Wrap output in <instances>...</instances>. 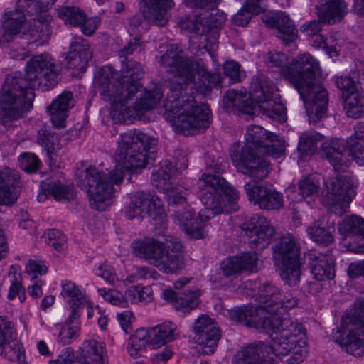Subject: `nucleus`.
Returning a JSON list of instances; mask_svg holds the SVG:
<instances>
[{
  "instance_id": "f257e3e1",
  "label": "nucleus",
  "mask_w": 364,
  "mask_h": 364,
  "mask_svg": "<svg viewBox=\"0 0 364 364\" xmlns=\"http://www.w3.org/2000/svg\"><path fill=\"white\" fill-rule=\"evenodd\" d=\"M255 300L260 305L249 304L228 311L232 321L270 334L272 343H251L237 350L232 364H264L274 356L287 364H299L308 352L306 329L301 323L279 314L296 307L299 300L269 283L259 289Z\"/></svg>"
},
{
  "instance_id": "f03ea898",
  "label": "nucleus",
  "mask_w": 364,
  "mask_h": 364,
  "mask_svg": "<svg viewBox=\"0 0 364 364\" xmlns=\"http://www.w3.org/2000/svg\"><path fill=\"white\" fill-rule=\"evenodd\" d=\"M160 63L177 78L166 87L165 119L177 132L208 128L211 122L210 108L205 104L197 102L186 90L192 85L198 92L207 95L220 82V75L207 72L203 62H193L176 45L167 46Z\"/></svg>"
},
{
  "instance_id": "7ed1b4c3",
  "label": "nucleus",
  "mask_w": 364,
  "mask_h": 364,
  "mask_svg": "<svg viewBox=\"0 0 364 364\" xmlns=\"http://www.w3.org/2000/svg\"><path fill=\"white\" fill-rule=\"evenodd\" d=\"M157 141L139 131L120 134L116 149V166L109 170L100 165L90 166L78 175L77 185L86 190L92 208L104 211L114 195L113 184L120 183L125 172H136L146 166L149 154L156 151Z\"/></svg>"
},
{
  "instance_id": "20e7f679",
  "label": "nucleus",
  "mask_w": 364,
  "mask_h": 364,
  "mask_svg": "<svg viewBox=\"0 0 364 364\" xmlns=\"http://www.w3.org/2000/svg\"><path fill=\"white\" fill-rule=\"evenodd\" d=\"M144 74L142 65L136 61H122L120 73L111 66L102 67L96 79L102 99L111 105L110 114L119 123H129L154 109L162 98L164 89L158 85L146 90L133 107L126 106L141 87L139 80Z\"/></svg>"
},
{
  "instance_id": "39448f33",
  "label": "nucleus",
  "mask_w": 364,
  "mask_h": 364,
  "mask_svg": "<svg viewBox=\"0 0 364 364\" xmlns=\"http://www.w3.org/2000/svg\"><path fill=\"white\" fill-rule=\"evenodd\" d=\"M223 172L221 165H210L208 172L203 173L198 181V194L205 206L200 213L187 205L173 210L174 223L190 237L200 239L204 235V219L211 218L230 210L237 209L235 201L240 194L224 178L217 175Z\"/></svg>"
},
{
  "instance_id": "423d86ee",
  "label": "nucleus",
  "mask_w": 364,
  "mask_h": 364,
  "mask_svg": "<svg viewBox=\"0 0 364 364\" xmlns=\"http://www.w3.org/2000/svg\"><path fill=\"white\" fill-rule=\"evenodd\" d=\"M58 80L59 71L54 58L48 53L32 57L26 63L24 77L18 72L6 77L0 95L2 116L10 119L23 117L32 107L33 90L41 85L50 88Z\"/></svg>"
},
{
  "instance_id": "0eeeda50",
  "label": "nucleus",
  "mask_w": 364,
  "mask_h": 364,
  "mask_svg": "<svg viewBox=\"0 0 364 364\" xmlns=\"http://www.w3.org/2000/svg\"><path fill=\"white\" fill-rule=\"evenodd\" d=\"M264 60L279 68L280 73L294 85L304 102L310 121L316 122L326 115L328 93L316 79L320 74L319 63L311 55H299L289 64L283 53L269 52Z\"/></svg>"
},
{
  "instance_id": "6e6552de",
  "label": "nucleus",
  "mask_w": 364,
  "mask_h": 364,
  "mask_svg": "<svg viewBox=\"0 0 364 364\" xmlns=\"http://www.w3.org/2000/svg\"><path fill=\"white\" fill-rule=\"evenodd\" d=\"M252 90L249 93L245 89L229 90L223 97L225 107L238 114L252 115L254 107L257 105L263 114L279 122L286 120L284 105L276 101L277 89L271 81L264 77L257 78L252 82Z\"/></svg>"
},
{
  "instance_id": "1a4fd4ad",
  "label": "nucleus",
  "mask_w": 364,
  "mask_h": 364,
  "mask_svg": "<svg viewBox=\"0 0 364 364\" xmlns=\"http://www.w3.org/2000/svg\"><path fill=\"white\" fill-rule=\"evenodd\" d=\"M134 254L165 274H173L185 267V252L178 238L168 236L164 242L146 237L133 243Z\"/></svg>"
},
{
  "instance_id": "9d476101",
  "label": "nucleus",
  "mask_w": 364,
  "mask_h": 364,
  "mask_svg": "<svg viewBox=\"0 0 364 364\" xmlns=\"http://www.w3.org/2000/svg\"><path fill=\"white\" fill-rule=\"evenodd\" d=\"M353 315L342 320L345 329L337 328L333 340L347 353L360 357L364 352V299L355 302Z\"/></svg>"
},
{
  "instance_id": "9b49d317",
  "label": "nucleus",
  "mask_w": 364,
  "mask_h": 364,
  "mask_svg": "<svg viewBox=\"0 0 364 364\" xmlns=\"http://www.w3.org/2000/svg\"><path fill=\"white\" fill-rule=\"evenodd\" d=\"M273 258L281 265L280 276L289 286H295L301 278L300 244L291 235H284L272 247Z\"/></svg>"
},
{
  "instance_id": "f8f14e48",
  "label": "nucleus",
  "mask_w": 364,
  "mask_h": 364,
  "mask_svg": "<svg viewBox=\"0 0 364 364\" xmlns=\"http://www.w3.org/2000/svg\"><path fill=\"white\" fill-rule=\"evenodd\" d=\"M124 213L128 219L148 215L154 221V225L159 228H164L166 225L167 217L164 213V208L156 193L136 192L131 197V205L126 208Z\"/></svg>"
},
{
  "instance_id": "ddd939ff",
  "label": "nucleus",
  "mask_w": 364,
  "mask_h": 364,
  "mask_svg": "<svg viewBox=\"0 0 364 364\" xmlns=\"http://www.w3.org/2000/svg\"><path fill=\"white\" fill-rule=\"evenodd\" d=\"M230 157L237 171L255 180L265 178L271 171L270 164L257 156L253 148L234 144L230 150Z\"/></svg>"
},
{
  "instance_id": "4468645a",
  "label": "nucleus",
  "mask_w": 364,
  "mask_h": 364,
  "mask_svg": "<svg viewBox=\"0 0 364 364\" xmlns=\"http://www.w3.org/2000/svg\"><path fill=\"white\" fill-rule=\"evenodd\" d=\"M227 20L226 14L223 11H218L215 14L210 15L208 12L201 14H196L193 16H186L180 21L181 29L189 33H193L201 36H205L208 41L207 35L210 33L213 39L210 45L207 43L205 49L215 50L218 46L216 43V31L215 29L221 28Z\"/></svg>"
},
{
  "instance_id": "2eb2a0df",
  "label": "nucleus",
  "mask_w": 364,
  "mask_h": 364,
  "mask_svg": "<svg viewBox=\"0 0 364 364\" xmlns=\"http://www.w3.org/2000/svg\"><path fill=\"white\" fill-rule=\"evenodd\" d=\"M327 193L322 198L324 205L341 216L346 213L355 196L352 181L346 176H337L326 183Z\"/></svg>"
},
{
  "instance_id": "dca6fc26",
  "label": "nucleus",
  "mask_w": 364,
  "mask_h": 364,
  "mask_svg": "<svg viewBox=\"0 0 364 364\" xmlns=\"http://www.w3.org/2000/svg\"><path fill=\"white\" fill-rule=\"evenodd\" d=\"M246 144L254 150H259L274 159H279L284 155V140L278 135L267 132L259 126L252 125L245 134Z\"/></svg>"
},
{
  "instance_id": "f3484780",
  "label": "nucleus",
  "mask_w": 364,
  "mask_h": 364,
  "mask_svg": "<svg viewBox=\"0 0 364 364\" xmlns=\"http://www.w3.org/2000/svg\"><path fill=\"white\" fill-rule=\"evenodd\" d=\"M193 329L198 350L205 355L213 353L220 338V331L215 320L202 315L194 322Z\"/></svg>"
},
{
  "instance_id": "a211bd4d",
  "label": "nucleus",
  "mask_w": 364,
  "mask_h": 364,
  "mask_svg": "<svg viewBox=\"0 0 364 364\" xmlns=\"http://www.w3.org/2000/svg\"><path fill=\"white\" fill-rule=\"evenodd\" d=\"M0 355L16 364H28L25 350L14 334L11 322L0 316Z\"/></svg>"
},
{
  "instance_id": "6ab92c4d",
  "label": "nucleus",
  "mask_w": 364,
  "mask_h": 364,
  "mask_svg": "<svg viewBox=\"0 0 364 364\" xmlns=\"http://www.w3.org/2000/svg\"><path fill=\"white\" fill-rule=\"evenodd\" d=\"M241 228L249 237V242L265 247L272 240L274 228L266 218L255 215L246 220Z\"/></svg>"
},
{
  "instance_id": "aec40b11",
  "label": "nucleus",
  "mask_w": 364,
  "mask_h": 364,
  "mask_svg": "<svg viewBox=\"0 0 364 364\" xmlns=\"http://www.w3.org/2000/svg\"><path fill=\"white\" fill-rule=\"evenodd\" d=\"M3 31L0 41H11L18 34L25 30L27 26L26 15L19 9H6L1 18Z\"/></svg>"
},
{
  "instance_id": "412c9836",
  "label": "nucleus",
  "mask_w": 364,
  "mask_h": 364,
  "mask_svg": "<svg viewBox=\"0 0 364 364\" xmlns=\"http://www.w3.org/2000/svg\"><path fill=\"white\" fill-rule=\"evenodd\" d=\"M18 172L9 168L0 169V205H10L21 191Z\"/></svg>"
},
{
  "instance_id": "4be33fe9",
  "label": "nucleus",
  "mask_w": 364,
  "mask_h": 364,
  "mask_svg": "<svg viewBox=\"0 0 364 364\" xmlns=\"http://www.w3.org/2000/svg\"><path fill=\"white\" fill-rule=\"evenodd\" d=\"M144 17L150 23L164 26L168 22V10L174 6L173 0H140Z\"/></svg>"
},
{
  "instance_id": "5701e85b",
  "label": "nucleus",
  "mask_w": 364,
  "mask_h": 364,
  "mask_svg": "<svg viewBox=\"0 0 364 364\" xmlns=\"http://www.w3.org/2000/svg\"><path fill=\"white\" fill-rule=\"evenodd\" d=\"M346 149V143L343 139H331L322 144L321 155L329 161L336 171H343L348 163Z\"/></svg>"
},
{
  "instance_id": "b1692460",
  "label": "nucleus",
  "mask_w": 364,
  "mask_h": 364,
  "mask_svg": "<svg viewBox=\"0 0 364 364\" xmlns=\"http://www.w3.org/2000/svg\"><path fill=\"white\" fill-rule=\"evenodd\" d=\"M307 257L315 279L326 281L334 278V259L331 253L322 254L312 251Z\"/></svg>"
},
{
  "instance_id": "393cba45",
  "label": "nucleus",
  "mask_w": 364,
  "mask_h": 364,
  "mask_svg": "<svg viewBox=\"0 0 364 364\" xmlns=\"http://www.w3.org/2000/svg\"><path fill=\"white\" fill-rule=\"evenodd\" d=\"M31 21L27 23L23 35H28L33 42L43 44L47 42L51 35L50 22L52 17L46 10L34 15Z\"/></svg>"
},
{
  "instance_id": "a878e982",
  "label": "nucleus",
  "mask_w": 364,
  "mask_h": 364,
  "mask_svg": "<svg viewBox=\"0 0 364 364\" xmlns=\"http://www.w3.org/2000/svg\"><path fill=\"white\" fill-rule=\"evenodd\" d=\"M262 21L268 27L278 30V36L284 43L287 45L297 38V30L289 16L284 13L278 14L275 16L264 15L262 17Z\"/></svg>"
},
{
  "instance_id": "bb28decb",
  "label": "nucleus",
  "mask_w": 364,
  "mask_h": 364,
  "mask_svg": "<svg viewBox=\"0 0 364 364\" xmlns=\"http://www.w3.org/2000/svg\"><path fill=\"white\" fill-rule=\"evenodd\" d=\"M91 56L87 41L82 37L73 38L66 56L68 66L70 68L84 70Z\"/></svg>"
},
{
  "instance_id": "cd10ccee",
  "label": "nucleus",
  "mask_w": 364,
  "mask_h": 364,
  "mask_svg": "<svg viewBox=\"0 0 364 364\" xmlns=\"http://www.w3.org/2000/svg\"><path fill=\"white\" fill-rule=\"evenodd\" d=\"M334 232L335 223H330L326 216L320 217L306 228V233L311 240L326 246L333 242Z\"/></svg>"
},
{
  "instance_id": "c85d7f7f",
  "label": "nucleus",
  "mask_w": 364,
  "mask_h": 364,
  "mask_svg": "<svg viewBox=\"0 0 364 364\" xmlns=\"http://www.w3.org/2000/svg\"><path fill=\"white\" fill-rule=\"evenodd\" d=\"M73 106L72 93L65 91L59 95L48 107L51 122L56 128H63L65 127L68 112Z\"/></svg>"
},
{
  "instance_id": "c756f323",
  "label": "nucleus",
  "mask_w": 364,
  "mask_h": 364,
  "mask_svg": "<svg viewBox=\"0 0 364 364\" xmlns=\"http://www.w3.org/2000/svg\"><path fill=\"white\" fill-rule=\"evenodd\" d=\"M317 13L321 21L333 24L341 21L348 12L344 0H326L316 6Z\"/></svg>"
},
{
  "instance_id": "7c9ffc66",
  "label": "nucleus",
  "mask_w": 364,
  "mask_h": 364,
  "mask_svg": "<svg viewBox=\"0 0 364 364\" xmlns=\"http://www.w3.org/2000/svg\"><path fill=\"white\" fill-rule=\"evenodd\" d=\"M149 328L154 348H158L166 343L171 342L180 336L178 325L171 321H166Z\"/></svg>"
},
{
  "instance_id": "2f4dec72",
  "label": "nucleus",
  "mask_w": 364,
  "mask_h": 364,
  "mask_svg": "<svg viewBox=\"0 0 364 364\" xmlns=\"http://www.w3.org/2000/svg\"><path fill=\"white\" fill-rule=\"evenodd\" d=\"M61 287V295L63 298L68 299L67 302L71 313L74 316L81 314V308L83 306L85 299L81 289L70 280L62 281Z\"/></svg>"
},
{
  "instance_id": "473e14b6",
  "label": "nucleus",
  "mask_w": 364,
  "mask_h": 364,
  "mask_svg": "<svg viewBox=\"0 0 364 364\" xmlns=\"http://www.w3.org/2000/svg\"><path fill=\"white\" fill-rule=\"evenodd\" d=\"M176 168L169 161L160 162L151 176V183L157 189L165 191L172 186Z\"/></svg>"
},
{
  "instance_id": "72a5a7b5",
  "label": "nucleus",
  "mask_w": 364,
  "mask_h": 364,
  "mask_svg": "<svg viewBox=\"0 0 364 364\" xmlns=\"http://www.w3.org/2000/svg\"><path fill=\"white\" fill-rule=\"evenodd\" d=\"M80 314L74 316L71 313L66 322L63 325L58 326L59 332L57 341L60 344L63 346L68 345L79 336L80 331Z\"/></svg>"
},
{
  "instance_id": "f704fd0d",
  "label": "nucleus",
  "mask_w": 364,
  "mask_h": 364,
  "mask_svg": "<svg viewBox=\"0 0 364 364\" xmlns=\"http://www.w3.org/2000/svg\"><path fill=\"white\" fill-rule=\"evenodd\" d=\"M83 360L80 364H105V344L95 340L83 344Z\"/></svg>"
},
{
  "instance_id": "c9c22d12",
  "label": "nucleus",
  "mask_w": 364,
  "mask_h": 364,
  "mask_svg": "<svg viewBox=\"0 0 364 364\" xmlns=\"http://www.w3.org/2000/svg\"><path fill=\"white\" fill-rule=\"evenodd\" d=\"M150 334V328H142L138 329L135 334L130 337L127 350L132 357L136 358L139 356L141 351L146 346L154 348Z\"/></svg>"
},
{
  "instance_id": "e433bc0d",
  "label": "nucleus",
  "mask_w": 364,
  "mask_h": 364,
  "mask_svg": "<svg viewBox=\"0 0 364 364\" xmlns=\"http://www.w3.org/2000/svg\"><path fill=\"white\" fill-rule=\"evenodd\" d=\"M265 0H247L245 6L234 16L233 21L235 25L245 26L248 24L252 16L265 10Z\"/></svg>"
},
{
  "instance_id": "4c0bfd02",
  "label": "nucleus",
  "mask_w": 364,
  "mask_h": 364,
  "mask_svg": "<svg viewBox=\"0 0 364 364\" xmlns=\"http://www.w3.org/2000/svg\"><path fill=\"white\" fill-rule=\"evenodd\" d=\"M338 232L344 237L358 235L364 239V218L357 215L344 218L338 225Z\"/></svg>"
},
{
  "instance_id": "58836bf2",
  "label": "nucleus",
  "mask_w": 364,
  "mask_h": 364,
  "mask_svg": "<svg viewBox=\"0 0 364 364\" xmlns=\"http://www.w3.org/2000/svg\"><path fill=\"white\" fill-rule=\"evenodd\" d=\"M348 147L356 163L360 166L364 165V124H356L355 133L348 141Z\"/></svg>"
},
{
  "instance_id": "ea45409f",
  "label": "nucleus",
  "mask_w": 364,
  "mask_h": 364,
  "mask_svg": "<svg viewBox=\"0 0 364 364\" xmlns=\"http://www.w3.org/2000/svg\"><path fill=\"white\" fill-rule=\"evenodd\" d=\"M166 194L168 204L174 210L183 208L189 205L187 203L188 189L181 186H171L164 191Z\"/></svg>"
},
{
  "instance_id": "a19ab883",
  "label": "nucleus",
  "mask_w": 364,
  "mask_h": 364,
  "mask_svg": "<svg viewBox=\"0 0 364 364\" xmlns=\"http://www.w3.org/2000/svg\"><path fill=\"white\" fill-rule=\"evenodd\" d=\"M59 18L65 24L77 27L85 20V12L77 6H64L57 9Z\"/></svg>"
},
{
  "instance_id": "79ce46f5",
  "label": "nucleus",
  "mask_w": 364,
  "mask_h": 364,
  "mask_svg": "<svg viewBox=\"0 0 364 364\" xmlns=\"http://www.w3.org/2000/svg\"><path fill=\"white\" fill-rule=\"evenodd\" d=\"M344 97V109L350 117L358 118L364 112V99L357 91L347 94Z\"/></svg>"
},
{
  "instance_id": "37998d69",
  "label": "nucleus",
  "mask_w": 364,
  "mask_h": 364,
  "mask_svg": "<svg viewBox=\"0 0 364 364\" xmlns=\"http://www.w3.org/2000/svg\"><path fill=\"white\" fill-rule=\"evenodd\" d=\"M244 188L249 200L251 203H253L254 205H258L259 208L260 201H262V200H266V198L269 196V193L274 191L257 184L255 182H248L245 183Z\"/></svg>"
},
{
  "instance_id": "c03bdc74",
  "label": "nucleus",
  "mask_w": 364,
  "mask_h": 364,
  "mask_svg": "<svg viewBox=\"0 0 364 364\" xmlns=\"http://www.w3.org/2000/svg\"><path fill=\"white\" fill-rule=\"evenodd\" d=\"M128 302L148 303L154 299L153 291L151 287L132 286L126 291Z\"/></svg>"
},
{
  "instance_id": "a18cd8bd",
  "label": "nucleus",
  "mask_w": 364,
  "mask_h": 364,
  "mask_svg": "<svg viewBox=\"0 0 364 364\" xmlns=\"http://www.w3.org/2000/svg\"><path fill=\"white\" fill-rule=\"evenodd\" d=\"M318 189L319 183L311 177L304 178L298 183V193L306 200L308 198L312 200L316 198Z\"/></svg>"
},
{
  "instance_id": "49530a36",
  "label": "nucleus",
  "mask_w": 364,
  "mask_h": 364,
  "mask_svg": "<svg viewBox=\"0 0 364 364\" xmlns=\"http://www.w3.org/2000/svg\"><path fill=\"white\" fill-rule=\"evenodd\" d=\"M48 191L57 200H73L75 197L73 188L64 186L59 181H52L48 184Z\"/></svg>"
},
{
  "instance_id": "de8ad7c7",
  "label": "nucleus",
  "mask_w": 364,
  "mask_h": 364,
  "mask_svg": "<svg viewBox=\"0 0 364 364\" xmlns=\"http://www.w3.org/2000/svg\"><path fill=\"white\" fill-rule=\"evenodd\" d=\"M199 295L198 291L183 292L177 297L176 308L183 311H188L196 309L198 305Z\"/></svg>"
},
{
  "instance_id": "09e8293b",
  "label": "nucleus",
  "mask_w": 364,
  "mask_h": 364,
  "mask_svg": "<svg viewBox=\"0 0 364 364\" xmlns=\"http://www.w3.org/2000/svg\"><path fill=\"white\" fill-rule=\"evenodd\" d=\"M318 135L314 131L303 132L299 137L298 150L302 154H311L316 150Z\"/></svg>"
},
{
  "instance_id": "8fccbe9b",
  "label": "nucleus",
  "mask_w": 364,
  "mask_h": 364,
  "mask_svg": "<svg viewBox=\"0 0 364 364\" xmlns=\"http://www.w3.org/2000/svg\"><path fill=\"white\" fill-rule=\"evenodd\" d=\"M49 4L48 1L42 2L40 5L37 0H18L15 9H19L28 15L34 16L47 10Z\"/></svg>"
},
{
  "instance_id": "3c124183",
  "label": "nucleus",
  "mask_w": 364,
  "mask_h": 364,
  "mask_svg": "<svg viewBox=\"0 0 364 364\" xmlns=\"http://www.w3.org/2000/svg\"><path fill=\"white\" fill-rule=\"evenodd\" d=\"M241 269L246 272H257L260 267V261L255 252L242 253L238 256Z\"/></svg>"
},
{
  "instance_id": "603ef678",
  "label": "nucleus",
  "mask_w": 364,
  "mask_h": 364,
  "mask_svg": "<svg viewBox=\"0 0 364 364\" xmlns=\"http://www.w3.org/2000/svg\"><path fill=\"white\" fill-rule=\"evenodd\" d=\"M97 291L105 301L113 305L119 306L122 307H125L127 306L128 299L127 298L126 294L123 295L118 291L114 289H106L105 288L99 289Z\"/></svg>"
},
{
  "instance_id": "864d4df0",
  "label": "nucleus",
  "mask_w": 364,
  "mask_h": 364,
  "mask_svg": "<svg viewBox=\"0 0 364 364\" xmlns=\"http://www.w3.org/2000/svg\"><path fill=\"white\" fill-rule=\"evenodd\" d=\"M46 242L58 252L64 250L66 239L65 235L58 230H49L45 233Z\"/></svg>"
},
{
  "instance_id": "5fc2aeb1",
  "label": "nucleus",
  "mask_w": 364,
  "mask_h": 364,
  "mask_svg": "<svg viewBox=\"0 0 364 364\" xmlns=\"http://www.w3.org/2000/svg\"><path fill=\"white\" fill-rule=\"evenodd\" d=\"M224 73L233 83L240 82L245 77V73L241 70L239 63L234 60L227 61L225 63Z\"/></svg>"
},
{
  "instance_id": "6e6d98bb",
  "label": "nucleus",
  "mask_w": 364,
  "mask_h": 364,
  "mask_svg": "<svg viewBox=\"0 0 364 364\" xmlns=\"http://www.w3.org/2000/svg\"><path fill=\"white\" fill-rule=\"evenodd\" d=\"M223 274L226 277L235 276L242 272L238 256L231 257L224 259L220 265Z\"/></svg>"
},
{
  "instance_id": "4d7b16f0",
  "label": "nucleus",
  "mask_w": 364,
  "mask_h": 364,
  "mask_svg": "<svg viewBox=\"0 0 364 364\" xmlns=\"http://www.w3.org/2000/svg\"><path fill=\"white\" fill-rule=\"evenodd\" d=\"M284 205L283 196L281 193L276 191L269 193L266 200L260 201V208L265 210H279Z\"/></svg>"
},
{
  "instance_id": "13d9d810",
  "label": "nucleus",
  "mask_w": 364,
  "mask_h": 364,
  "mask_svg": "<svg viewBox=\"0 0 364 364\" xmlns=\"http://www.w3.org/2000/svg\"><path fill=\"white\" fill-rule=\"evenodd\" d=\"M40 161L33 154H22L19 159V165L27 173L36 172L39 168Z\"/></svg>"
},
{
  "instance_id": "bf43d9fd",
  "label": "nucleus",
  "mask_w": 364,
  "mask_h": 364,
  "mask_svg": "<svg viewBox=\"0 0 364 364\" xmlns=\"http://www.w3.org/2000/svg\"><path fill=\"white\" fill-rule=\"evenodd\" d=\"M55 139L58 140V134L55 133H52L46 129H41L38 131V143L44 148V149L47 151L48 154H51L53 153V146L51 145L50 142L52 139Z\"/></svg>"
},
{
  "instance_id": "052dcab7",
  "label": "nucleus",
  "mask_w": 364,
  "mask_h": 364,
  "mask_svg": "<svg viewBox=\"0 0 364 364\" xmlns=\"http://www.w3.org/2000/svg\"><path fill=\"white\" fill-rule=\"evenodd\" d=\"M96 274L111 285H113L117 280L114 269L108 263L100 264L96 269Z\"/></svg>"
},
{
  "instance_id": "680f3d73",
  "label": "nucleus",
  "mask_w": 364,
  "mask_h": 364,
  "mask_svg": "<svg viewBox=\"0 0 364 364\" xmlns=\"http://www.w3.org/2000/svg\"><path fill=\"white\" fill-rule=\"evenodd\" d=\"M26 272L31 275V279H38V274L43 275L47 273L48 268L43 262L29 260L26 266Z\"/></svg>"
},
{
  "instance_id": "e2e57ef3",
  "label": "nucleus",
  "mask_w": 364,
  "mask_h": 364,
  "mask_svg": "<svg viewBox=\"0 0 364 364\" xmlns=\"http://www.w3.org/2000/svg\"><path fill=\"white\" fill-rule=\"evenodd\" d=\"M336 83L338 88L343 91V97L346 96L347 94L357 91L355 82L348 76L337 77L336 78Z\"/></svg>"
},
{
  "instance_id": "0e129e2a",
  "label": "nucleus",
  "mask_w": 364,
  "mask_h": 364,
  "mask_svg": "<svg viewBox=\"0 0 364 364\" xmlns=\"http://www.w3.org/2000/svg\"><path fill=\"white\" fill-rule=\"evenodd\" d=\"M100 23V19L97 17H91L87 18L85 14V20L78 25L82 32L86 36H91L97 29Z\"/></svg>"
},
{
  "instance_id": "69168bd1",
  "label": "nucleus",
  "mask_w": 364,
  "mask_h": 364,
  "mask_svg": "<svg viewBox=\"0 0 364 364\" xmlns=\"http://www.w3.org/2000/svg\"><path fill=\"white\" fill-rule=\"evenodd\" d=\"M17 296L20 302H23L26 298L25 289L21 283H11L7 298L9 300H13Z\"/></svg>"
},
{
  "instance_id": "338daca9",
  "label": "nucleus",
  "mask_w": 364,
  "mask_h": 364,
  "mask_svg": "<svg viewBox=\"0 0 364 364\" xmlns=\"http://www.w3.org/2000/svg\"><path fill=\"white\" fill-rule=\"evenodd\" d=\"M321 30L320 21L313 20L305 23L301 27V31L309 36H316Z\"/></svg>"
},
{
  "instance_id": "774afa93",
  "label": "nucleus",
  "mask_w": 364,
  "mask_h": 364,
  "mask_svg": "<svg viewBox=\"0 0 364 364\" xmlns=\"http://www.w3.org/2000/svg\"><path fill=\"white\" fill-rule=\"evenodd\" d=\"M347 272L350 278L363 277L364 279V259L350 263Z\"/></svg>"
}]
</instances>
